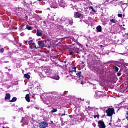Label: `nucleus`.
<instances>
[{
    "mask_svg": "<svg viewBox=\"0 0 128 128\" xmlns=\"http://www.w3.org/2000/svg\"><path fill=\"white\" fill-rule=\"evenodd\" d=\"M106 113L107 114L108 116H112L114 114V109L113 108H108L106 110Z\"/></svg>",
    "mask_w": 128,
    "mask_h": 128,
    "instance_id": "1",
    "label": "nucleus"
},
{
    "mask_svg": "<svg viewBox=\"0 0 128 128\" xmlns=\"http://www.w3.org/2000/svg\"><path fill=\"white\" fill-rule=\"evenodd\" d=\"M38 44L39 46L38 48H44V46H46V42H45V41H38Z\"/></svg>",
    "mask_w": 128,
    "mask_h": 128,
    "instance_id": "2",
    "label": "nucleus"
},
{
    "mask_svg": "<svg viewBox=\"0 0 128 128\" xmlns=\"http://www.w3.org/2000/svg\"><path fill=\"white\" fill-rule=\"evenodd\" d=\"M48 124L46 122H42L40 123L39 126L40 128H46L48 126Z\"/></svg>",
    "mask_w": 128,
    "mask_h": 128,
    "instance_id": "3",
    "label": "nucleus"
},
{
    "mask_svg": "<svg viewBox=\"0 0 128 128\" xmlns=\"http://www.w3.org/2000/svg\"><path fill=\"white\" fill-rule=\"evenodd\" d=\"M98 126L100 128H106V126L104 125V121H98Z\"/></svg>",
    "mask_w": 128,
    "mask_h": 128,
    "instance_id": "4",
    "label": "nucleus"
},
{
    "mask_svg": "<svg viewBox=\"0 0 128 128\" xmlns=\"http://www.w3.org/2000/svg\"><path fill=\"white\" fill-rule=\"evenodd\" d=\"M4 100H10V94L8 93L6 94L4 98Z\"/></svg>",
    "mask_w": 128,
    "mask_h": 128,
    "instance_id": "5",
    "label": "nucleus"
},
{
    "mask_svg": "<svg viewBox=\"0 0 128 128\" xmlns=\"http://www.w3.org/2000/svg\"><path fill=\"white\" fill-rule=\"evenodd\" d=\"M81 16L82 14H80V13H79L78 12H76L74 14V18H78Z\"/></svg>",
    "mask_w": 128,
    "mask_h": 128,
    "instance_id": "6",
    "label": "nucleus"
},
{
    "mask_svg": "<svg viewBox=\"0 0 128 128\" xmlns=\"http://www.w3.org/2000/svg\"><path fill=\"white\" fill-rule=\"evenodd\" d=\"M25 98L26 102H30V94H26Z\"/></svg>",
    "mask_w": 128,
    "mask_h": 128,
    "instance_id": "7",
    "label": "nucleus"
},
{
    "mask_svg": "<svg viewBox=\"0 0 128 128\" xmlns=\"http://www.w3.org/2000/svg\"><path fill=\"white\" fill-rule=\"evenodd\" d=\"M116 124L118 125V126H122V122H120V120L118 118V120L116 121Z\"/></svg>",
    "mask_w": 128,
    "mask_h": 128,
    "instance_id": "8",
    "label": "nucleus"
},
{
    "mask_svg": "<svg viewBox=\"0 0 128 128\" xmlns=\"http://www.w3.org/2000/svg\"><path fill=\"white\" fill-rule=\"evenodd\" d=\"M30 78V76L28 74H24V78H27L28 80Z\"/></svg>",
    "mask_w": 128,
    "mask_h": 128,
    "instance_id": "9",
    "label": "nucleus"
},
{
    "mask_svg": "<svg viewBox=\"0 0 128 128\" xmlns=\"http://www.w3.org/2000/svg\"><path fill=\"white\" fill-rule=\"evenodd\" d=\"M53 78L56 80H60V76H58V75H55L53 76Z\"/></svg>",
    "mask_w": 128,
    "mask_h": 128,
    "instance_id": "10",
    "label": "nucleus"
},
{
    "mask_svg": "<svg viewBox=\"0 0 128 128\" xmlns=\"http://www.w3.org/2000/svg\"><path fill=\"white\" fill-rule=\"evenodd\" d=\"M97 32H102V26H98L96 27Z\"/></svg>",
    "mask_w": 128,
    "mask_h": 128,
    "instance_id": "11",
    "label": "nucleus"
},
{
    "mask_svg": "<svg viewBox=\"0 0 128 128\" xmlns=\"http://www.w3.org/2000/svg\"><path fill=\"white\" fill-rule=\"evenodd\" d=\"M36 34H37V36H41L42 35V32H40V31L38 30Z\"/></svg>",
    "mask_w": 128,
    "mask_h": 128,
    "instance_id": "12",
    "label": "nucleus"
},
{
    "mask_svg": "<svg viewBox=\"0 0 128 128\" xmlns=\"http://www.w3.org/2000/svg\"><path fill=\"white\" fill-rule=\"evenodd\" d=\"M16 97H14L12 100H10V102H16Z\"/></svg>",
    "mask_w": 128,
    "mask_h": 128,
    "instance_id": "13",
    "label": "nucleus"
},
{
    "mask_svg": "<svg viewBox=\"0 0 128 128\" xmlns=\"http://www.w3.org/2000/svg\"><path fill=\"white\" fill-rule=\"evenodd\" d=\"M114 70H115V72H118V68L117 66H114V68H113Z\"/></svg>",
    "mask_w": 128,
    "mask_h": 128,
    "instance_id": "14",
    "label": "nucleus"
},
{
    "mask_svg": "<svg viewBox=\"0 0 128 128\" xmlns=\"http://www.w3.org/2000/svg\"><path fill=\"white\" fill-rule=\"evenodd\" d=\"M26 28H28L29 30H32V26L26 25Z\"/></svg>",
    "mask_w": 128,
    "mask_h": 128,
    "instance_id": "15",
    "label": "nucleus"
},
{
    "mask_svg": "<svg viewBox=\"0 0 128 128\" xmlns=\"http://www.w3.org/2000/svg\"><path fill=\"white\" fill-rule=\"evenodd\" d=\"M72 72H76V67H72Z\"/></svg>",
    "mask_w": 128,
    "mask_h": 128,
    "instance_id": "16",
    "label": "nucleus"
},
{
    "mask_svg": "<svg viewBox=\"0 0 128 128\" xmlns=\"http://www.w3.org/2000/svg\"><path fill=\"white\" fill-rule=\"evenodd\" d=\"M58 112V110L54 108L52 110H51V112L54 113V112Z\"/></svg>",
    "mask_w": 128,
    "mask_h": 128,
    "instance_id": "17",
    "label": "nucleus"
},
{
    "mask_svg": "<svg viewBox=\"0 0 128 128\" xmlns=\"http://www.w3.org/2000/svg\"><path fill=\"white\" fill-rule=\"evenodd\" d=\"M110 22H113V24H114L116 23V20L114 19L110 20Z\"/></svg>",
    "mask_w": 128,
    "mask_h": 128,
    "instance_id": "18",
    "label": "nucleus"
},
{
    "mask_svg": "<svg viewBox=\"0 0 128 128\" xmlns=\"http://www.w3.org/2000/svg\"><path fill=\"white\" fill-rule=\"evenodd\" d=\"M82 74L81 72H78V73L76 74L77 76H79V78H80V74Z\"/></svg>",
    "mask_w": 128,
    "mask_h": 128,
    "instance_id": "19",
    "label": "nucleus"
},
{
    "mask_svg": "<svg viewBox=\"0 0 128 128\" xmlns=\"http://www.w3.org/2000/svg\"><path fill=\"white\" fill-rule=\"evenodd\" d=\"M94 118H100V115H94Z\"/></svg>",
    "mask_w": 128,
    "mask_h": 128,
    "instance_id": "20",
    "label": "nucleus"
},
{
    "mask_svg": "<svg viewBox=\"0 0 128 128\" xmlns=\"http://www.w3.org/2000/svg\"><path fill=\"white\" fill-rule=\"evenodd\" d=\"M4 52V48H1L0 49V52Z\"/></svg>",
    "mask_w": 128,
    "mask_h": 128,
    "instance_id": "21",
    "label": "nucleus"
},
{
    "mask_svg": "<svg viewBox=\"0 0 128 128\" xmlns=\"http://www.w3.org/2000/svg\"><path fill=\"white\" fill-rule=\"evenodd\" d=\"M126 120H128V111L126 113Z\"/></svg>",
    "mask_w": 128,
    "mask_h": 128,
    "instance_id": "22",
    "label": "nucleus"
},
{
    "mask_svg": "<svg viewBox=\"0 0 128 128\" xmlns=\"http://www.w3.org/2000/svg\"><path fill=\"white\" fill-rule=\"evenodd\" d=\"M28 44H32V40H31L28 42Z\"/></svg>",
    "mask_w": 128,
    "mask_h": 128,
    "instance_id": "23",
    "label": "nucleus"
},
{
    "mask_svg": "<svg viewBox=\"0 0 128 128\" xmlns=\"http://www.w3.org/2000/svg\"><path fill=\"white\" fill-rule=\"evenodd\" d=\"M69 54H70V56H72V54H74V52H69Z\"/></svg>",
    "mask_w": 128,
    "mask_h": 128,
    "instance_id": "24",
    "label": "nucleus"
},
{
    "mask_svg": "<svg viewBox=\"0 0 128 128\" xmlns=\"http://www.w3.org/2000/svg\"><path fill=\"white\" fill-rule=\"evenodd\" d=\"M121 74H122L120 72H118V74H117V76H120Z\"/></svg>",
    "mask_w": 128,
    "mask_h": 128,
    "instance_id": "25",
    "label": "nucleus"
},
{
    "mask_svg": "<svg viewBox=\"0 0 128 128\" xmlns=\"http://www.w3.org/2000/svg\"><path fill=\"white\" fill-rule=\"evenodd\" d=\"M100 92H98L97 94H96V95L98 96H100L101 94H100Z\"/></svg>",
    "mask_w": 128,
    "mask_h": 128,
    "instance_id": "26",
    "label": "nucleus"
},
{
    "mask_svg": "<svg viewBox=\"0 0 128 128\" xmlns=\"http://www.w3.org/2000/svg\"><path fill=\"white\" fill-rule=\"evenodd\" d=\"M118 16L119 17V18H122V14H118Z\"/></svg>",
    "mask_w": 128,
    "mask_h": 128,
    "instance_id": "27",
    "label": "nucleus"
},
{
    "mask_svg": "<svg viewBox=\"0 0 128 128\" xmlns=\"http://www.w3.org/2000/svg\"><path fill=\"white\" fill-rule=\"evenodd\" d=\"M89 8H90V10H92L94 9V8L92 6H90Z\"/></svg>",
    "mask_w": 128,
    "mask_h": 128,
    "instance_id": "28",
    "label": "nucleus"
},
{
    "mask_svg": "<svg viewBox=\"0 0 128 128\" xmlns=\"http://www.w3.org/2000/svg\"><path fill=\"white\" fill-rule=\"evenodd\" d=\"M92 12H96V10L94 9H92Z\"/></svg>",
    "mask_w": 128,
    "mask_h": 128,
    "instance_id": "29",
    "label": "nucleus"
},
{
    "mask_svg": "<svg viewBox=\"0 0 128 128\" xmlns=\"http://www.w3.org/2000/svg\"><path fill=\"white\" fill-rule=\"evenodd\" d=\"M62 116H66V114H62Z\"/></svg>",
    "mask_w": 128,
    "mask_h": 128,
    "instance_id": "30",
    "label": "nucleus"
},
{
    "mask_svg": "<svg viewBox=\"0 0 128 128\" xmlns=\"http://www.w3.org/2000/svg\"><path fill=\"white\" fill-rule=\"evenodd\" d=\"M34 48H36V45L34 46Z\"/></svg>",
    "mask_w": 128,
    "mask_h": 128,
    "instance_id": "31",
    "label": "nucleus"
},
{
    "mask_svg": "<svg viewBox=\"0 0 128 128\" xmlns=\"http://www.w3.org/2000/svg\"><path fill=\"white\" fill-rule=\"evenodd\" d=\"M48 48H50V46L48 45Z\"/></svg>",
    "mask_w": 128,
    "mask_h": 128,
    "instance_id": "32",
    "label": "nucleus"
},
{
    "mask_svg": "<svg viewBox=\"0 0 128 128\" xmlns=\"http://www.w3.org/2000/svg\"><path fill=\"white\" fill-rule=\"evenodd\" d=\"M121 7L122 8H124V5H122V6H121Z\"/></svg>",
    "mask_w": 128,
    "mask_h": 128,
    "instance_id": "33",
    "label": "nucleus"
},
{
    "mask_svg": "<svg viewBox=\"0 0 128 128\" xmlns=\"http://www.w3.org/2000/svg\"><path fill=\"white\" fill-rule=\"evenodd\" d=\"M70 26H72V22L70 23Z\"/></svg>",
    "mask_w": 128,
    "mask_h": 128,
    "instance_id": "34",
    "label": "nucleus"
},
{
    "mask_svg": "<svg viewBox=\"0 0 128 128\" xmlns=\"http://www.w3.org/2000/svg\"><path fill=\"white\" fill-rule=\"evenodd\" d=\"M66 92H68L65 91V92H64V94H66Z\"/></svg>",
    "mask_w": 128,
    "mask_h": 128,
    "instance_id": "35",
    "label": "nucleus"
},
{
    "mask_svg": "<svg viewBox=\"0 0 128 128\" xmlns=\"http://www.w3.org/2000/svg\"><path fill=\"white\" fill-rule=\"evenodd\" d=\"M2 128H10L8 127L6 128V127H3Z\"/></svg>",
    "mask_w": 128,
    "mask_h": 128,
    "instance_id": "36",
    "label": "nucleus"
},
{
    "mask_svg": "<svg viewBox=\"0 0 128 128\" xmlns=\"http://www.w3.org/2000/svg\"><path fill=\"white\" fill-rule=\"evenodd\" d=\"M100 48H102V45H100Z\"/></svg>",
    "mask_w": 128,
    "mask_h": 128,
    "instance_id": "37",
    "label": "nucleus"
},
{
    "mask_svg": "<svg viewBox=\"0 0 128 128\" xmlns=\"http://www.w3.org/2000/svg\"><path fill=\"white\" fill-rule=\"evenodd\" d=\"M70 72H72V71H70Z\"/></svg>",
    "mask_w": 128,
    "mask_h": 128,
    "instance_id": "38",
    "label": "nucleus"
},
{
    "mask_svg": "<svg viewBox=\"0 0 128 128\" xmlns=\"http://www.w3.org/2000/svg\"><path fill=\"white\" fill-rule=\"evenodd\" d=\"M81 84H82V82H81Z\"/></svg>",
    "mask_w": 128,
    "mask_h": 128,
    "instance_id": "39",
    "label": "nucleus"
},
{
    "mask_svg": "<svg viewBox=\"0 0 128 128\" xmlns=\"http://www.w3.org/2000/svg\"><path fill=\"white\" fill-rule=\"evenodd\" d=\"M8 70H10V69H8Z\"/></svg>",
    "mask_w": 128,
    "mask_h": 128,
    "instance_id": "40",
    "label": "nucleus"
},
{
    "mask_svg": "<svg viewBox=\"0 0 128 128\" xmlns=\"http://www.w3.org/2000/svg\"><path fill=\"white\" fill-rule=\"evenodd\" d=\"M123 26H124V24Z\"/></svg>",
    "mask_w": 128,
    "mask_h": 128,
    "instance_id": "41",
    "label": "nucleus"
},
{
    "mask_svg": "<svg viewBox=\"0 0 128 128\" xmlns=\"http://www.w3.org/2000/svg\"><path fill=\"white\" fill-rule=\"evenodd\" d=\"M39 1H40V0H39Z\"/></svg>",
    "mask_w": 128,
    "mask_h": 128,
    "instance_id": "42",
    "label": "nucleus"
},
{
    "mask_svg": "<svg viewBox=\"0 0 128 128\" xmlns=\"http://www.w3.org/2000/svg\"><path fill=\"white\" fill-rule=\"evenodd\" d=\"M126 6H124V8H126Z\"/></svg>",
    "mask_w": 128,
    "mask_h": 128,
    "instance_id": "43",
    "label": "nucleus"
}]
</instances>
